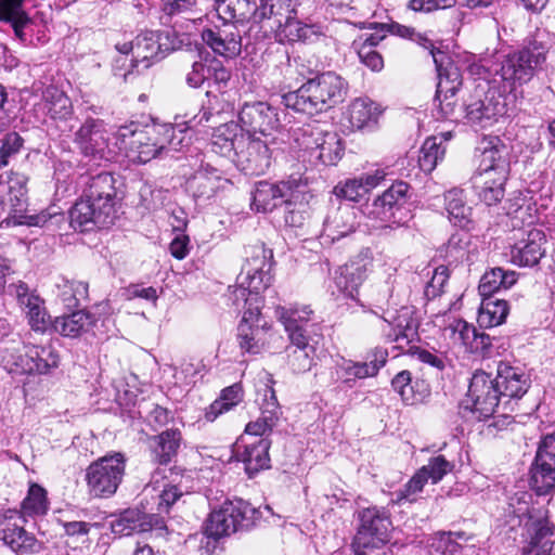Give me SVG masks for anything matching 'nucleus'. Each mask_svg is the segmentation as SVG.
<instances>
[{"instance_id":"f257e3e1","label":"nucleus","mask_w":555,"mask_h":555,"mask_svg":"<svg viewBox=\"0 0 555 555\" xmlns=\"http://www.w3.org/2000/svg\"><path fill=\"white\" fill-rule=\"evenodd\" d=\"M545 59L544 51L532 46L507 54H498L494 60L485 59L473 63L468 70L488 83H502V93L516 98L517 89L533 78Z\"/></svg>"},{"instance_id":"f03ea898","label":"nucleus","mask_w":555,"mask_h":555,"mask_svg":"<svg viewBox=\"0 0 555 555\" xmlns=\"http://www.w3.org/2000/svg\"><path fill=\"white\" fill-rule=\"evenodd\" d=\"M117 138L131 162L145 164L158 156L184 146L185 128L171 124L121 126Z\"/></svg>"},{"instance_id":"7ed1b4c3","label":"nucleus","mask_w":555,"mask_h":555,"mask_svg":"<svg viewBox=\"0 0 555 555\" xmlns=\"http://www.w3.org/2000/svg\"><path fill=\"white\" fill-rule=\"evenodd\" d=\"M117 192L115 179L108 172L90 178L83 194L69 210V223L74 230L89 232L107 228L116 219Z\"/></svg>"},{"instance_id":"20e7f679","label":"nucleus","mask_w":555,"mask_h":555,"mask_svg":"<svg viewBox=\"0 0 555 555\" xmlns=\"http://www.w3.org/2000/svg\"><path fill=\"white\" fill-rule=\"evenodd\" d=\"M246 260L236 279V285L229 286L227 298L234 309L249 305V315H255L261 308L260 294L272 283L271 269L273 253L264 244L257 243L245 249Z\"/></svg>"},{"instance_id":"39448f33","label":"nucleus","mask_w":555,"mask_h":555,"mask_svg":"<svg viewBox=\"0 0 555 555\" xmlns=\"http://www.w3.org/2000/svg\"><path fill=\"white\" fill-rule=\"evenodd\" d=\"M311 197L307 179L294 173L275 183L259 181L253 193L251 206L258 212H268L285 205V222L291 227H299L304 220V209Z\"/></svg>"},{"instance_id":"423d86ee","label":"nucleus","mask_w":555,"mask_h":555,"mask_svg":"<svg viewBox=\"0 0 555 555\" xmlns=\"http://www.w3.org/2000/svg\"><path fill=\"white\" fill-rule=\"evenodd\" d=\"M261 517V513L249 502L242 499L224 501L211 511L206 525V533L214 539L228 537L243 530H249Z\"/></svg>"},{"instance_id":"0eeeda50","label":"nucleus","mask_w":555,"mask_h":555,"mask_svg":"<svg viewBox=\"0 0 555 555\" xmlns=\"http://www.w3.org/2000/svg\"><path fill=\"white\" fill-rule=\"evenodd\" d=\"M392 326L388 337L397 344V348L405 353L416 356V358L438 371L446 367V358L436 352L428 351L412 345L418 339V322L413 317V311L409 307H402L397 314L389 321Z\"/></svg>"},{"instance_id":"6e6552de","label":"nucleus","mask_w":555,"mask_h":555,"mask_svg":"<svg viewBox=\"0 0 555 555\" xmlns=\"http://www.w3.org/2000/svg\"><path fill=\"white\" fill-rule=\"evenodd\" d=\"M520 522L528 538L522 555H555V525L550 520L545 506L531 505Z\"/></svg>"},{"instance_id":"1a4fd4ad","label":"nucleus","mask_w":555,"mask_h":555,"mask_svg":"<svg viewBox=\"0 0 555 555\" xmlns=\"http://www.w3.org/2000/svg\"><path fill=\"white\" fill-rule=\"evenodd\" d=\"M125 467V456L119 452L92 462L85 476L89 493L94 498L112 496L124 478Z\"/></svg>"},{"instance_id":"9d476101","label":"nucleus","mask_w":555,"mask_h":555,"mask_svg":"<svg viewBox=\"0 0 555 555\" xmlns=\"http://www.w3.org/2000/svg\"><path fill=\"white\" fill-rule=\"evenodd\" d=\"M358 529L353 538L354 555H365L360 548H378L390 540L391 521L383 508L367 507L358 512Z\"/></svg>"},{"instance_id":"9b49d317","label":"nucleus","mask_w":555,"mask_h":555,"mask_svg":"<svg viewBox=\"0 0 555 555\" xmlns=\"http://www.w3.org/2000/svg\"><path fill=\"white\" fill-rule=\"evenodd\" d=\"M272 149L267 139L245 133L236 143L233 158L236 167L250 176L264 175L272 164Z\"/></svg>"},{"instance_id":"f8f14e48","label":"nucleus","mask_w":555,"mask_h":555,"mask_svg":"<svg viewBox=\"0 0 555 555\" xmlns=\"http://www.w3.org/2000/svg\"><path fill=\"white\" fill-rule=\"evenodd\" d=\"M489 85L487 81L486 86L479 83L465 103L466 119L472 125L486 127L506 113L505 102L501 101L502 94L496 96L490 88L486 90Z\"/></svg>"},{"instance_id":"ddd939ff","label":"nucleus","mask_w":555,"mask_h":555,"mask_svg":"<svg viewBox=\"0 0 555 555\" xmlns=\"http://www.w3.org/2000/svg\"><path fill=\"white\" fill-rule=\"evenodd\" d=\"M468 397L473 402V412L478 415L479 420L493 416L503 399L494 378L485 371H477L473 375L468 387Z\"/></svg>"},{"instance_id":"4468645a","label":"nucleus","mask_w":555,"mask_h":555,"mask_svg":"<svg viewBox=\"0 0 555 555\" xmlns=\"http://www.w3.org/2000/svg\"><path fill=\"white\" fill-rule=\"evenodd\" d=\"M115 49L119 54H131V66L142 67L143 70L165 57L158 31L141 33L132 41L117 42Z\"/></svg>"},{"instance_id":"2eb2a0df","label":"nucleus","mask_w":555,"mask_h":555,"mask_svg":"<svg viewBox=\"0 0 555 555\" xmlns=\"http://www.w3.org/2000/svg\"><path fill=\"white\" fill-rule=\"evenodd\" d=\"M546 235L540 229L521 231L509 247V260L518 267H534L546 253Z\"/></svg>"},{"instance_id":"dca6fc26","label":"nucleus","mask_w":555,"mask_h":555,"mask_svg":"<svg viewBox=\"0 0 555 555\" xmlns=\"http://www.w3.org/2000/svg\"><path fill=\"white\" fill-rule=\"evenodd\" d=\"M241 128L268 138L280 126L278 108L266 102L245 103L238 113Z\"/></svg>"},{"instance_id":"f3484780","label":"nucleus","mask_w":555,"mask_h":555,"mask_svg":"<svg viewBox=\"0 0 555 555\" xmlns=\"http://www.w3.org/2000/svg\"><path fill=\"white\" fill-rule=\"evenodd\" d=\"M111 529L114 534L121 537L130 535L133 532L158 531L162 533L167 530V527L163 516L128 508L111 521Z\"/></svg>"},{"instance_id":"a211bd4d","label":"nucleus","mask_w":555,"mask_h":555,"mask_svg":"<svg viewBox=\"0 0 555 555\" xmlns=\"http://www.w3.org/2000/svg\"><path fill=\"white\" fill-rule=\"evenodd\" d=\"M74 143L85 157L102 158L108 144L104 120L86 118L74 134Z\"/></svg>"},{"instance_id":"6ab92c4d","label":"nucleus","mask_w":555,"mask_h":555,"mask_svg":"<svg viewBox=\"0 0 555 555\" xmlns=\"http://www.w3.org/2000/svg\"><path fill=\"white\" fill-rule=\"evenodd\" d=\"M228 182L220 169L203 158L186 180V190L196 201H207Z\"/></svg>"},{"instance_id":"aec40b11","label":"nucleus","mask_w":555,"mask_h":555,"mask_svg":"<svg viewBox=\"0 0 555 555\" xmlns=\"http://www.w3.org/2000/svg\"><path fill=\"white\" fill-rule=\"evenodd\" d=\"M454 343L465 347V350L481 358L493 356L492 338L489 334L478 331L464 320H454L447 328Z\"/></svg>"},{"instance_id":"412c9836","label":"nucleus","mask_w":555,"mask_h":555,"mask_svg":"<svg viewBox=\"0 0 555 555\" xmlns=\"http://www.w3.org/2000/svg\"><path fill=\"white\" fill-rule=\"evenodd\" d=\"M271 441L268 438L247 439L241 437L234 446V454L237 461L245 466L249 477L261 469L270 467L269 449Z\"/></svg>"},{"instance_id":"4be33fe9","label":"nucleus","mask_w":555,"mask_h":555,"mask_svg":"<svg viewBox=\"0 0 555 555\" xmlns=\"http://www.w3.org/2000/svg\"><path fill=\"white\" fill-rule=\"evenodd\" d=\"M203 41L216 53L225 59L236 57L242 50V37L237 25L223 23L222 27L205 28Z\"/></svg>"},{"instance_id":"5701e85b","label":"nucleus","mask_w":555,"mask_h":555,"mask_svg":"<svg viewBox=\"0 0 555 555\" xmlns=\"http://www.w3.org/2000/svg\"><path fill=\"white\" fill-rule=\"evenodd\" d=\"M25 353L20 357L16 365L27 374H48L59 366L60 356L51 345L37 346L24 343Z\"/></svg>"},{"instance_id":"b1692460","label":"nucleus","mask_w":555,"mask_h":555,"mask_svg":"<svg viewBox=\"0 0 555 555\" xmlns=\"http://www.w3.org/2000/svg\"><path fill=\"white\" fill-rule=\"evenodd\" d=\"M263 401L260 408V416L256 421L249 422L245 427L244 437L247 439L264 438L263 436L271 433L280 422L282 412L275 391L271 386H266Z\"/></svg>"},{"instance_id":"393cba45","label":"nucleus","mask_w":555,"mask_h":555,"mask_svg":"<svg viewBox=\"0 0 555 555\" xmlns=\"http://www.w3.org/2000/svg\"><path fill=\"white\" fill-rule=\"evenodd\" d=\"M50 118L56 122H63L64 129L62 131H72L74 125L70 122L74 119V109L70 99L54 86L47 87L42 92V99L38 104Z\"/></svg>"},{"instance_id":"a878e982","label":"nucleus","mask_w":555,"mask_h":555,"mask_svg":"<svg viewBox=\"0 0 555 555\" xmlns=\"http://www.w3.org/2000/svg\"><path fill=\"white\" fill-rule=\"evenodd\" d=\"M312 313L313 311L308 306H304L300 309L297 307L291 309L285 307L276 308V315L288 334L291 347H310L308 336L306 335V326Z\"/></svg>"},{"instance_id":"bb28decb","label":"nucleus","mask_w":555,"mask_h":555,"mask_svg":"<svg viewBox=\"0 0 555 555\" xmlns=\"http://www.w3.org/2000/svg\"><path fill=\"white\" fill-rule=\"evenodd\" d=\"M312 134L311 131L307 137V130H305L299 145L306 151H310L323 165H336L345 154L344 140L336 133H326L323 138H315L313 142H310Z\"/></svg>"},{"instance_id":"cd10ccee","label":"nucleus","mask_w":555,"mask_h":555,"mask_svg":"<svg viewBox=\"0 0 555 555\" xmlns=\"http://www.w3.org/2000/svg\"><path fill=\"white\" fill-rule=\"evenodd\" d=\"M501 395L507 399H520L530 386L528 375L520 369L500 361L494 377Z\"/></svg>"},{"instance_id":"c85d7f7f","label":"nucleus","mask_w":555,"mask_h":555,"mask_svg":"<svg viewBox=\"0 0 555 555\" xmlns=\"http://www.w3.org/2000/svg\"><path fill=\"white\" fill-rule=\"evenodd\" d=\"M384 109L367 96L358 98L349 106V125L351 130L373 131Z\"/></svg>"},{"instance_id":"c756f323","label":"nucleus","mask_w":555,"mask_h":555,"mask_svg":"<svg viewBox=\"0 0 555 555\" xmlns=\"http://www.w3.org/2000/svg\"><path fill=\"white\" fill-rule=\"evenodd\" d=\"M509 150L503 141L490 138L485 142L477 170L499 172V180L509 172Z\"/></svg>"},{"instance_id":"7c9ffc66","label":"nucleus","mask_w":555,"mask_h":555,"mask_svg":"<svg viewBox=\"0 0 555 555\" xmlns=\"http://www.w3.org/2000/svg\"><path fill=\"white\" fill-rule=\"evenodd\" d=\"M408 190L409 184L403 181L392 183L390 188L374 201L369 214L382 221L390 220L395 217V210L405 203Z\"/></svg>"},{"instance_id":"2f4dec72","label":"nucleus","mask_w":555,"mask_h":555,"mask_svg":"<svg viewBox=\"0 0 555 555\" xmlns=\"http://www.w3.org/2000/svg\"><path fill=\"white\" fill-rule=\"evenodd\" d=\"M0 540L18 555L39 553L42 544L35 535L28 533L23 527L10 521L0 525Z\"/></svg>"},{"instance_id":"473e14b6","label":"nucleus","mask_w":555,"mask_h":555,"mask_svg":"<svg viewBox=\"0 0 555 555\" xmlns=\"http://www.w3.org/2000/svg\"><path fill=\"white\" fill-rule=\"evenodd\" d=\"M308 89L320 102L322 111L333 106L340 98L343 82L339 76L332 72L323 73L306 82Z\"/></svg>"},{"instance_id":"72a5a7b5","label":"nucleus","mask_w":555,"mask_h":555,"mask_svg":"<svg viewBox=\"0 0 555 555\" xmlns=\"http://www.w3.org/2000/svg\"><path fill=\"white\" fill-rule=\"evenodd\" d=\"M508 175H504L499 180V172L480 171L472 177V183L479 198L487 205L491 206L500 202L504 196V184Z\"/></svg>"},{"instance_id":"f704fd0d","label":"nucleus","mask_w":555,"mask_h":555,"mask_svg":"<svg viewBox=\"0 0 555 555\" xmlns=\"http://www.w3.org/2000/svg\"><path fill=\"white\" fill-rule=\"evenodd\" d=\"M215 10L223 23L236 25L258 17L259 8L256 0H217Z\"/></svg>"},{"instance_id":"c9c22d12","label":"nucleus","mask_w":555,"mask_h":555,"mask_svg":"<svg viewBox=\"0 0 555 555\" xmlns=\"http://www.w3.org/2000/svg\"><path fill=\"white\" fill-rule=\"evenodd\" d=\"M236 310L243 313L242 321L237 326V340L240 348L245 352L257 354L263 347V343L260 337L261 331L259 325L254 326V322L258 320L260 311L257 314L250 315V318H248L249 305H246L245 308L241 307Z\"/></svg>"},{"instance_id":"e433bc0d","label":"nucleus","mask_w":555,"mask_h":555,"mask_svg":"<svg viewBox=\"0 0 555 555\" xmlns=\"http://www.w3.org/2000/svg\"><path fill=\"white\" fill-rule=\"evenodd\" d=\"M0 22L9 24L20 41H26L24 30L31 18L24 9V0H0Z\"/></svg>"},{"instance_id":"4c0bfd02","label":"nucleus","mask_w":555,"mask_h":555,"mask_svg":"<svg viewBox=\"0 0 555 555\" xmlns=\"http://www.w3.org/2000/svg\"><path fill=\"white\" fill-rule=\"evenodd\" d=\"M27 178L21 173H11L8 180V196L3 201L4 211L13 218H22L26 212L27 202Z\"/></svg>"},{"instance_id":"58836bf2","label":"nucleus","mask_w":555,"mask_h":555,"mask_svg":"<svg viewBox=\"0 0 555 555\" xmlns=\"http://www.w3.org/2000/svg\"><path fill=\"white\" fill-rule=\"evenodd\" d=\"M181 442V431L173 428L150 438V447L156 462L164 465L170 463L178 454Z\"/></svg>"},{"instance_id":"ea45409f","label":"nucleus","mask_w":555,"mask_h":555,"mask_svg":"<svg viewBox=\"0 0 555 555\" xmlns=\"http://www.w3.org/2000/svg\"><path fill=\"white\" fill-rule=\"evenodd\" d=\"M244 135L243 129L234 121L218 126L211 134L214 152L233 159L236 152V143Z\"/></svg>"},{"instance_id":"a19ab883","label":"nucleus","mask_w":555,"mask_h":555,"mask_svg":"<svg viewBox=\"0 0 555 555\" xmlns=\"http://www.w3.org/2000/svg\"><path fill=\"white\" fill-rule=\"evenodd\" d=\"M94 323V314L86 310H78L67 315L57 317L53 322V327L62 336L76 338L88 332Z\"/></svg>"},{"instance_id":"79ce46f5","label":"nucleus","mask_w":555,"mask_h":555,"mask_svg":"<svg viewBox=\"0 0 555 555\" xmlns=\"http://www.w3.org/2000/svg\"><path fill=\"white\" fill-rule=\"evenodd\" d=\"M452 469L453 464L451 462L442 455H437L429 459L426 465L418 468L410 478V481L421 493L428 481L438 483Z\"/></svg>"},{"instance_id":"37998d69","label":"nucleus","mask_w":555,"mask_h":555,"mask_svg":"<svg viewBox=\"0 0 555 555\" xmlns=\"http://www.w3.org/2000/svg\"><path fill=\"white\" fill-rule=\"evenodd\" d=\"M430 54L436 64L439 76V82L437 85V98L440 99L442 95H444L446 100H448L449 93L451 96H454L462 86V75L459 68L453 64H450L446 68L442 67L441 60L438 57L439 55L443 56L441 51L436 52L434 49L431 50Z\"/></svg>"},{"instance_id":"c03bdc74","label":"nucleus","mask_w":555,"mask_h":555,"mask_svg":"<svg viewBox=\"0 0 555 555\" xmlns=\"http://www.w3.org/2000/svg\"><path fill=\"white\" fill-rule=\"evenodd\" d=\"M517 281V274L512 270L502 268H492L485 272L479 282V294L485 297H493L492 295L501 289L512 287Z\"/></svg>"},{"instance_id":"a18cd8bd","label":"nucleus","mask_w":555,"mask_h":555,"mask_svg":"<svg viewBox=\"0 0 555 555\" xmlns=\"http://www.w3.org/2000/svg\"><path fill=\"white\" fill-rule=\"evenodd\" d=\"M299 0H260L258 5V17L260 20H268L270 28H273L281 21H287L292 14H297Z\"/></svg>"},{"instance_id":"49530a36","label":"nucleus","mask_w":555,"mask_h":555,"mask_svg":"<svg viewBox=\"0 0 555 555\" xmlns=\"http://www.w3.org/2000/svg\"><path fill=\"white\" fill-rule=\"evenodd\" d=\"M272 29L275 30V38L280 42L307 41L315 35L313 27L300 22L297 14L289 15L287 21H281V25L278 23Z\"/></svg>"},{"instance_id":"de8ad7c7","label":"nucleus","mask_w":555,"mask_h":555,"mask_svg":"<svg viewBox=\"0 0 555 555\" xmlns=\"http://www.w3.org/2000/svg\"><path fill=\"white\" fill-rule=\"evenodd\" d=\"M283 103L287 108L301 114L313 116L322 113L321 101L319 102L311 90L308 89V85L302 83L297 90L288 92L283 95Z\"/></svg>"},{"instance_id":"09e8293b","label":"nucleus","mask_w":555,"mask_h":555,"mask_svg":"<svg viewBox=\"0 0 555 555\" xmlns=\"http://www.w3.org/2000/svg\"><path fill=\"white\" fill-rule=\"evenodd\" d=\"M508 310L506 300L485 297L478 311L477 322L481 327L501 325L505 321Z\"/></svg>"},{"instance_id":"8fccbe9b","label":"nucleus","mask_w":555,"mask_h":555,"mask_svg":"<svg viewBox=\"0 0 555 555\" xmlns=\"http://www.w3.org/2000/svg\"><path fill=\"white\" fill-rule=\"evenodd\" d=\"M388 351L385 348H374L370 351L364 361H349V377L366 378L376 376L378 371L386 364Z\"/></svg>"},{"instance_id":"3c124183","label":"nucleus","mask_w":555,"mask_h":555,"mask_svg":"<svg viewBox=\"0 0 555 555\" xmlns=\"http://www.w3.org/2000/svg\"><path fill=\"white\" fill-rule=\"evenodd\" d=\"M446 210L455 225L466 228L470 223L472 208L467 206L464 191L453 188L444 194Z\"/></svg>"},{"instance_id":"603ef678","label":"nucleus","mask_w":555,"mask_h":555,"mask_svg":"<svg viewBox=\"0 0 555 555\" xmlns=\"http://www.w3.org/2000/svg\"><path fill=\"white\" fill-rule=\"evenodd\" d=\"M385 177L386 172L383 169H375L349 179V201L358 202L364 198Z\"/></svg>"},{"instance_id":"864d4df0","label":"nucleus","mask_w":555,"mask_h":555,"mask_svg":"<svg viewBox=\"0 0 555 555\" xmlns=\"http://www.w3.org/2000/svg\"><path fill=\"white\" fill-rule=\"evenodd\" d=\"M530 486L539 495H545L555 488V466L534 460L530 468Z\"/></svg>"},{"instance_id":"5fc2aeb1","label":"nucleus","mask_w":555,"mask_h":555,"mask_svg":"<svg viewBox=\"0 0 555 555\" xmlns=\"http://www.w3.org/2000/svg\"><path fill=\"white\" fill-rule=\"evenodd\" d=\"M243 397L244 391L241 384H233L224 388L220 397L210 404L206 412V418L210 422L215 421L218 415L237 405L243 400Z\"/></svg>"},{"instance_id":"6e6d98bb","label":"nucleus","mask_w":555,"mask_h":555,"mask_svg":"<svg viewBox=\"0 0 555 555\" xmlns=\"http://www.w3.org/2000/svg\"><path fill=\"white\" fill-rule=\"evenodd\" d=\"M441 139L436 135L424 141L418 154V166L425 173H430L438 162L443 158L446 149L441 145Z\"/></svg>"},{"instance_id":"4d7b16f0","label":"nucleus","mask_w":555,"mask_h":555,"mask_svg":"<svg viewBox=\"0 0 555 555\" xmlns=\"http://www.w3.org/2000/svg\"><path fill=\"white\" fill-rule=\"evenodd\" d=\"M469 234L465 231H457L450 236L444 246V256L450 263L469 260Z\"/></svg>"},{"instance_id":"13d9d810","label":"nucleus","mask_w":555,"mask_h":555,"mask_svg":"<svg viewBox=\"0 0 555 555\" xmlns=\"http://www.w3.org/2000/svg\"><path fill=\"white\" fill-rule=\"evenodd\" d=\"M48 511L47 492L39 485H31L22 502V512L26 516L43 515Z\"/></svg>"},{"instance_id":"bf43d9fd","label":"nucleus","mask_w":555,"mask_h":555,"mask_svg":"<svg viewBox=\"0 0 555 555\" xmlns=\"http://www.w3.org/2000/svg\"><path fill=\"white\" fill-rule=\"evenodd\" d=\"M9 292L13 295L22 310L27 313L37 306L44 304V300L37 294L35 289H30L29 286L20 281L17 284L9 285Z\"/></svg>"},{"instance_id":"052dcab7","label":"nucleus","mask_w":555,"mask_h":555,"mask_svg":"<svg viewBox=\"0 0 555 555\" xmlns=\"http://www.w3.org/2000/svg\"><path fill=\"white\" fill-rule=\"evenodd\" d=\"M349 24L353 25L354 27H359L360 29L375 30L374 33H364L358 39H356L360 44L370 46L371 49L376 47L385 38L384 30L387 26L386 24L351 20H349Z\"/></svg>"},{"instance_id":"680f3d73","label":"nucleus","mask_w":555,"mask_h":555,"mask_svg":"<svg viewBox=\"0 0 555 555\" xmlns=\"http://www.w3.org/2000/svg\"><path fill=\"white\" fill-rule=\"evenodd\" d=\"M313 347H288L287 356L288 363L295 373H302L310 370L312 365Z\"/></svg>"},{"instance_id":"e2e57ef3","label":"nucleus","mask_w":555,"mask_h":555,"mask_svg":"<svg viewBox=\"0 0 555 555\" xmlns=\"http://www.w3.org/2000/svg\"><path fill=\"white\" fill-rule=\"evenodd\" d=\"M391 386L398 392L401 399L408 404H414L418 399L414 392L412 385V376L410 371L399 372L391 380Z\"/></svg>"},{"instance_id":"0e129e2a","label":"nucleus","mask_w":555,"mask_h":555,"mask_svg":"<svg viewBox=\"0 0 555 555\" xmlns=\"http://www.w3.org/2000/svg\"><path fill=\"white\" fill-rule=\"evenodd\" d=\"M449 269L446 266H439L434 269L431 279L426 284L425 296L428 299L436 298L444 292V286L449 280Z\"/></svg>"},{"instance_id":"69168bd1","label":"nucleus","mask_w":555,"mask_h":555,"mask_svg":"<svg viewBox=\"0 0 555 555\" xmlns=\"http://www.w3.org/2000/svg\"><path fill=\"white\" fill-rule=\"evenodd\" d=\"M372 250L369 247L361 249V251L354 257V260L351 263L353 270L352 272L349 273V281L365 280L367 276V272L372 268Z\"/></svg>"},{"instance_id":"338daca9","label":"nucleus","mask_w":555,"mask_h":555,"mask_svg":"<svg viewBox=\"0 0 555 555\" xmlns=\"http://www.w3.org/2000/svg\"><path fill=\"white\" fill-rule=\"evenodd\" d=\"M352 44L357 50L360 62L363 65L373 72H380L384 68V60L377 51L371 49L370 46L360 44L357 40H353Z\"/></svg>"},{"instance_id":"774afa93","label":"nucleus","mask_w":555,"mask_h":555,"mask_svg":"<svg viewBox=\"0 0 555 555\" xmlns=\"http://www.w3.org/2000/svg\"><path fill=\"white\" fill-rule=\"evenodd\" d=\"M206 95L208 100L202 105L199 113L186 121L189 128L210 122L211 119L220 113V111L215 106L218 102V96H210L209 92H207Z\"/></svg>"}]
</instances>
